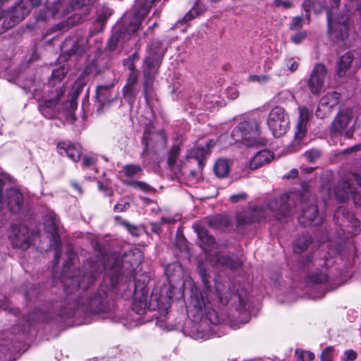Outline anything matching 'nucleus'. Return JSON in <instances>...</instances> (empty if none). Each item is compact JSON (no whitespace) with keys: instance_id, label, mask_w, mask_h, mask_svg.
<instances>
[{"instance_id":"nucleus-1","label":"nucleus","mask_w":361,"mask_h":361,"mask_svg":"<svg viewBox=\"0 0 361 361\" xmlns=\"http://www.w3.org/2000/svg\"><path fill=\"white\" fill-rule=\"evenodd\" d=\"M302 194L289 192L284 194L279 198L271 200L265 209L264 207L250 208L244 213L238 214L236 217L238 225L249 224L255 221H260L265 219L268 214H271L278 219L293 214L299 202L302 209V214L298 216V221L303 226L319 224L320 219H317L318 209L316 205V199L314 195L309 194L304 188Z\"/></svg>"},{"instance_id":"nucleus-2","label":"nucleus","mask_w":361,"mask_h":361,"mask_svg":"<svg viewBox=\"0 0 361 361\" xmlns=\"http://www.w3.org/2000/svg\"><path fill=\"white\" fill-rule=\"evenodd\" d=\"M198 273L204 284L202 291L195 286L190 289V298L186 305L187 312L189 317H192L195 321L202 319L204 315L212 324H217L220 319L216 311L210 306L214 298H218L220 303L226 305L230 300L238 298L240 305L244 303L243 297L235 293L232 294L227 290L221 289V285L216 283L215 292H213L209 286L207 280V271L203 264H198Z\"/></svg>"},{"instance_id":"nucleus-3","label":"nucleus","mask_w":361,"mask_h":361,"mask_svg":"<svg viewBox=\"0 0 361 361\" xmlns=\"http://www.w3.org/2000/svg\"><path fill=\"white\" fill-rule=\"evenodd\" d=\"M106 267L100 264H94L89 262L83 265L82 270H78L77 274H75L72 277L63 279V286L66 292L68 294L72 293L74 290L80 288L83 290L87 288L96 279L97 274L102 272Z\"/></svg>"},{"instance_id":"nucleus-4","label":"nucleus","mask_w":361,"mask_h":361,"mask_svg":"<svg viewBox=\"0 0 361 361\" xmlns=\"http://www.w3.org/2000/svg\"><path fill=\"white\" fill-rule=\"evenodd\" d=\"M231 137L235 142L245 145H264V140L261 137L259 124L256 120L243 121L233 128Z\"/></svg>"},{"instance_id":"nucleus-5","label":"nucleus","mask_w":361,"mask_h":361,"mask_svg":"<svg viewBox=\"0 0 361 361\" xmlns=\"http://www.w3.org/2000/svg\"><path fill=\"white\" fill-rule=\"evenodd\" d=\"M360 190H361V171L359 173L347 174L334 188V193L338 200L345 202L352 197L355 204L361 207Z\"/></svg>"},{"instance_id":"nucleus-6","label":"nucleus","mask_w":361,"mask_h":361,"mask_svg":"<svg viewBox=\"0 0 361 361\" xmlns=\"http://www.w3.org/2000/svg\"><path fill=\"white\" fill-rule=\"evenodd\" d=\"M164 49L159 42H152L149 49V54L144 61V93L147 102L152 96L153 78L156 71V66L164 54Z\"/></svg>"},{"instance_id":"nucleus-7","label":"nucleus","mask_w":361,"mask_h":361,"mask_svg":"<svg viewBox=\"0 0 361 361\" xmlns=\"http://www.w3.org/2000/svg\"><path fill=\"white\" fill-rule=\"evenodd\" d=\"M195 228L200 241V246L206 252L207 257L211 262L227 266L231 269H237L241 267L242 262L240 259H233L229 256L217 252H214V255L212 253H209V250L207 247H209L214 243L215 240L214 237L209 235L207 230L200 226H197Z\"/></svg>"},{"instance_id":"nucleus-8","label":"nucleus","mask_w":361,"mask_h":361,"mask_svg":"<svg viewBox=\"0 0 361 361\" xmlns=\"http://www.w3.org/2000/svg\"><path fill=\"white\" fill-rule=\"evenodd\" d=\"M147 307L152 311L158 310L161 314L165 315L170 307V298L152 293L147 302V294L142 292L141 296L138 298L136 293L132 306L133 310L137 314H142Z\"/></svg>"},{"instance_id":"nucleus-9","label":"nucleus","mask_w":361,"mask_h":361,"mask_svg":"<svg viewBox=\"0 0 361 361\" xmlns=\"http://www.w3.org/2000/svg\"><path fill=\"white\" fill-rule=\"evenodd\" d=\"M334 221L343 231L345 238L356 235L360 231V221L344 207H339L334 214Z\"/></svg>"},{"instance_id":"nucleus-10","label":"nucleus","mask_w":361,"mask_h":361,"mask_svg":"<svg viewBox=\"0 0 361 361\" xmlns=\"http://www.w3.org/2000/svg\"><path fill=\"white\" fill-rule=\"evenodd\" d=\"M267 125L274 137L285 135L289 128V117L285 109L281 106L274 107L268 116Z\"/></svg>"},{"instance_id":"nucleus-11","label":"nucleus","mask_w":361,"mask_h":361,"mask_svg":"<svg viewBox=\"0 0 361 361\" xmlns=\"http://www.w3.org/2000/svg\"><path fill=\"white\" fill-rule=\"evenodd\" d=\"M44 224L47 231L51 234V239L50 246L56 250L54 253V262L57 264L61 255V252L59 250L61 240L57 233L60 225V221L54 212L48 210L44 216Z\"/></svg>"},{"instance_id":"nucleus-12","label":"nucleus","mask_w":361,"mask_h":361,"mask_svg":"<svg viewBox=\"0 0 361 361\" xmlns=\"http://www.w3.org/2000/svg\"><path fill=\"white\" fill-rule=\"evenodd\" d=\"M132 58L135 59V56L133 55L132 57L123 60V65L130 71V73L128 76L126 85L123 88V94L124 99L130 104H133L134 103L135 97L139 92L137 84L139 73L135 69V65Z\"/></svg>"},{"instance_id":"nucleus-13","label":"nucleus","mask_w":361,"mask_h":361,"mask_svg":"<svg viewBox=\"0 0 361 361\" xmlns=\"http://www.w3.org/2000/svg\"><path fill=\"white\" fill-rule=\"evenodd\" d=\"M64 92L62 87H59L54 91L50 92L49 95L43 97L39 102L38 109L45 118L51 119L56 116L59 112L57 105Z\"/></svg>"},{"instance_id":"nucleus-14","label":"nucleus","mask_w":361,"mask_h":361,"mask_svg":"<svg viewBox=\"0 0 361 361\" xmlns=\"http://www.w3.org/2000/svg\"><path fill=\"white\" fill-rule=\"evenodd\" d=\"M310 112L306 107L299 108V119L296 126L294 139L288 147L289 152H295L305 145V137L307 132V123L309 120Z\"/></svg>"},{"instance_id":"nucleus-15","label":"nucleus","mask_w":361,"mask_h":361,"mask_svg":"<svg viewBox=\"0 0 361 361\" xmlns=\"http://www.w3.org/2000/svg\"><path fill=\"white\" fill-rule=\"evenodd\" d=\"M8 238L13 247L27 250L32 243L33 233L25 226L15 225L11 227Z\"/></svg>"},{"instance_id":"nucleus-16","label":"nucleus","mask_w":361,"mask_h":361,"mask_svg":"<svg viewBox=\"0 0 361 361\" xmlns=\"http://www.w3.org/2000/svg\"><path fill=\"white\" fill-rule=\"evenodd\" d=\"M349 17L347 14L333 18L330 11H327L328 33L337 39H344L348 35Z\"/></svg>"},{"instance_id":"nucleus-17","label":"nucleus","mask_w":361,"mask_h":361,"mask_svg":"<svg viewBox=\"0 0 361 361\" xmlns=\"http://www.w3.org/2000/svg\"><path fill=\"white\" fill-rule=\"evenodd\" d=\"M5 207L13 213L21 211L23 207V197L18 189L11 188L5 194L0 195V209Z\"/></svg>"},{"instance_id":"nucleus-18","label":"nucleus","mask_w":361,"mask_h":361,"mask_svg":"<svg viewBox=\"0 0 361 361\" xmlns=\"http://www.w3.org/2000/svg\"><path fill=\"white\" fill-rule=\"evenodd\" d=\"M327 75V68L322 63H317L312 71L307 86L313 94H319L324 89Z\"/></svg>"},{"instance_id":"nucleus-19","label":"nucleus","mask_w":361,"mask_h":361,"mask_svg":"<svg viewBox=\"0 0 361 361\" xmlns=\"http://www.w3.org/2000/svg\"><path fill=\"white\" fill-rule=\"evenodd\" d=\"M352 118L353 112L350 109L340 111L332 123L334 130L341 134L345 133V136L349 137L351 135V131L348 128Z\"/></svg>"},{"instance_id":"nucleus-20","label":"nucleus","mask_w":361,"mask_h":361,"mask_svg":"<svg viewBox=\"0 0 361 361\" xmlns=\"http://www.w3.org/2000/svg\"><path fill=\"white\" fill-rule=\"evenodd\" d=\"M87 39L82 37L66 39L62 44V50L68 56H81L86 50Z\"/></svg>"},{"instance_id":"nucleus-21","label":"nucleus","mask_w":361,"mask_h":361,"mask_svg":"<svg viewBox=\"0 0 361 361\" xmlns=\"http://www.w3.org/2000/svg\"><path fill=\"white\" fill-rule=\"evenodd\" d=\"M80 305L82 306L85 305L86 307L85 310L94 314L105 312L109 310L106 298L102 295L99 293L95 294L92 298H91L87 302V304H81L80 301L78 300L77 302L76 308H80Z\"/></svg>"},{"instance_id":"nucleus-22","label":"nucleus","mask_w":361,"mask_h":361,"mask_svg":"<svg viewBox=\"0 0 361 361\" xmlns=\"http://www.w3.org/2000/svg\"><path fill=\"white\" fill-rule=\"evenodd\" d=\"M59 153L61 155H66L72 161L77 162L81 157L82 151L80 145L61 142L58 145Z\"/></svg>"},{"instance_id":"nucleus-23","label":"nucleus","mask_w":361,"mask_h":361,"mask_svg":"<svg viewBox=\"0 0 361 361\" xmlns=\"http://www.w3.org/2000/svg\"><path fill=\"white\" fill-rule=\"evenodd\" d=\"M273 159V152L267 149L261 150L252 157L250 161L249 167L251 169H256L266 164L271 162Z\"/></svg>"},{"instance_id":"nucleus-24","label":"nucleus","mask_w":361,"mask_h":361,"mask_svg":"<svg viewBox=\"0 0 361 361\" xmlns=\"http://www.w3.org/2000/svg\"><path fill=\"white\" fill-rule=\"evenodd\" d=\"M214 145V142L211 140L204 145H198L194 147L188 154L187 157H192L198 160L199 164H202V159L209 154V149Z\"/></svg>"},{"instance_id":"nucleus-25","label":"nucleus","mask_w":361,"mask_h":361,"mask_svg":"<svg viewBox=\"0 0 361 361\" xmlns=\"http://www.w3.org/2000/svg\"><path fill=\"white\" fill-rule=\"evenodd\" d=\"M354 56L353 53L348 52L343 55L337 62L336 75L338 78L344 77L347 71L353 63Z\"/></svg>"},{"instance_id":"nucleus-26","label":"nucleus","mask_w":361,"mask_h":361,"mask_svg":"<svg viewBox=\"0 0 361 361\" xmlns=\"http://www.w3.org/2000/svg\"><path fill=\"white\" fill-rule=\"evenodd\" d=\"M165 273L170 283H175L184 276L183 267L178 262L169 264L165 269Z\"/></svg>"},{"instance_id":"nucleus-27","label":"nucleus","mask_w":361,"mask_h":361,"mask_svg":"<svg viewBox=\"0 0 361 361\" xmlns=\"http://www.w3.org/2000/svg\"><path fill=\"white\" fill-rule=\"evenodd\" d=\"M113 87V84L97 86L96 97L102 105H104L106 103L114 100V97L111 95Z\"/></svg>"},{"instance_id":"nucleus-28","label":"nucleus","mask_w":361,"mask_h":361,"mask_svg":"<svg viewBox=\"0 0 361 361\" xmlns=\"http://www.w3.org/2000/svg\"><path fill=\"white\" fill-rule=\"evenodd\" d=\"M311 243L312 238L309 235L303 234L299 235L293 243V252L297 254L302 253L310 246Z\"/></svg>"},{"instance_id":"nucleus-29","label":"nucleus","mask_w":361,"mask_h":361,"mask_svg":"<svg viewBox=\"0 0 361 361\" xmlns=\"http://www.w3.org/2000/svg\"><path fill=\"white\" fill-rule=\"evenodd\" d=\"M180 154V147L177 145L173 146L169 152L168 158V165L171 170L179 169L182 164V161L178 160Z\"/></svg>"},{"instance_id":"nucleus-30","label":"nucleus","mask_w":361,"mask_h":361,"mask_svg":"<svg viewBox=\"0 0 361 361\" xmlns=\"http://www.w3.org/2000/svg\"><path fill=\"white\" fill-rule=\"evenodd\" d=\"M229 170L230 164L226 159H218L214 166V173L219 178L226 177L228 174Z\"/></svg>"},{"instance_id":"nucleus-31","label":"nucleus","mask_w":361,"mask_h":361,"mask_svg":"<svg viewBox=\"0 0 361 361\" xmlns=\"http://www.w3.org/2000/svg\"><path fill=\"white\" fill-rule=\"evenodd\" d=\"M328 277L323 271L315 272L308 279L309 285L313 288L317 289V286H321L327 281Z\"/></svg>"},{"instance_id":"nucleus-32","label":"nucleus","mask_w":361,"mask_h":361,"mask_svg":"<svg viewBox=\"0 0 361 361\" xmlns=\"http://www.w3.org/2000/svg\"><path fill=\"white\" fill-rule=\"evenodd\" d=\"M340 99V94L336 92H329L323 96L320 102L331 110L338 104Z\"/></svg>"},{"instance_id":"nucleus-33","label":"nucleus","mask_w":361,"mask_h":361,"mask_svg":"<svg viewBox=\"0 0 361 361\" xmlns=\"http://www.w3.org/2000/svg\"><path fill=\"white\" fill-rule=\"evenodd\" d=\"M111 11L109 9H105L98 13L97 18L95 21V26L97 28V31H101L109 16L111 15Z\"/></svg>"},{"instance_id":"nucleus-34","label":"nucleus","mask_w":361,"mask_h":361,"mask_svg":"<svg viewBox=\"0 0 361 361\" xmlns=\"http://www.w3.org/2000/svg\"><path fill=\"white\" fill-rule=\"evenodd\" d=\"M202 12H203V10L201 8H200L198 6H194L185 14L184 18L181 20H180L178 23H187L188 21L198 16Z\"/></svg>"},{"instance_id":"nucleus-35","label":"nucleus","mask_w":361,"mask_h":361,"mask_svg":"<svg viewBox=\"0 0 361 361\" xmlns=\"http://www.w3.org/2000/svg\"><path fill=\"white\" fill-rule=\"evenodd\" d=\"M142 171L141 167L136 164H128L126 165L123 168V173L126 176L133 177L136 174L139 173Z\"/></svg>"},{"instance_id":"nucleus-36","label":"nucleus","mask_w":361,"mask_h":361,"mask_svg":"<svg viewBox=\"0 0 361 361\" xmlns=\"http://www.w3.org/2000/svg\"><path fill=\"white\" fill-rule=\"evenodd\" d=\"M303 6L307 13L309 12L310 7L312 6L313 11L316 13H319L322 10V6L320 3L315 0H305Z\"/></svg>"},{"instance_id":"nucleus-37","label":"nucleus","mask_w":361,"mask_h":361,"mask_svg":"<svg viewBox=\"0 0 361 361\" xmlns=\"http://www.w3.org/2000/svg\"><path fill=\"white\" fill-rule=\"evenodd\" d=\"M332 110L327 107L326 106L324 105L320 101L317 106L315 115L319 118H324L326 116H328L331 113Z\"/></svg>"},{"instance_id":"nucleus-38","label":"nucleus","mask_w":361,"mask_h":361,"mask_svg":"<svg viewBox=\"0 0 361 361\" xmlns=\"http://www.w3.org/2000/svg\"><path fill=\"white\" fill-rule=\"evenodd\" d=\"M321 151L318 149H312L306 151L303 154V157L309 161V162H314L317 159H318L321 156Z\"/></svg>"},{"instance_id":"nucleus-39","label":"nucleus","mask_w":361,"mask_h":361,"mask_svg":"<svg viewBox=\"0 0 361 361\" xmlns=\"http://www.w3.org/2000/svg\"><path fill=\"white\" fill-rule=\"evenodd\" d=\"M128 184L130 185H131L133 188H134L135 189H139L145 192H149L153 191V188L145 182L137 181V180H132V181H130L128 183Z\"/></svg>"},{"instance_id":"nucleus-40","label":"nucleus","mask_w":361,"mask_h":361,"mask_svg":"<svg viewBox=\"0 0 361 361\" xmlns=\"http://www.w3.org/2000/svg\"><path fill=\"white\" fill-rule=\"evenodd\" d=\"M66 71L63 68H59L52 71L51 82L55 84L56 82H60L65 76Z\"/></svg>"},{"instance_id":"nucleus-41","label":"nucleus","mask_w":361,"mask_h":361,"mask_svg":"<svg viewBox=\"0 0 361 361\" xmlns=\"http://www.w3.org/2000/svg\"><path fill=\"white\" fill-rule=\"evenodd\" d=\"M269 80V76L267 75H251L249 76V81L265 84Z\"/></svg>"},{"instance_id":"nucleus-42","label":"nucleus","mask_w":361,"mask_h":361,"mask_svg":"<svg viewBox=\"0 0 361 361\" xmlns=\"http://www.w3.org/2000/svg\"><path fill=\"white\" fill-rule=\"evenodd\" d=\"M334 348L331 346L326 347L321 354L322 361H332Z\"/></svg>"},{"instance_id":"nucleus-43","label":"nucleus","mask_w":361,"mask_h":361,"mask_svg":"<svg viewBox=\"0 0 361 361\" xmlns=\"http://www.w3.org/2000/svg\"><path fill=\"white\" fill-rule=\"evenodd\" d=\"M97 161V158L91 156H85L82 159V165L84 169L94 166Z\"/></svg>"},{"instance_id":"nucleus-44","label":"nucleus","mask_w":361,"mask_h":361,"mask_svg":"<svg viewBox=\"0 0 361 361\" xmlns=\"http://www.w3.org/2000/svg\"><path fill=\"white\" fill-rule=\"evenodd\" d=\"M303 23V18L300 16H295L293 18L291 23L289 25V29L291 30H296L302 27Z\"/></svg>"},{"instance_id":"nucleus-45","label":"nucleus","mask_w":361,"mask_h":361,"mask_svg":"<svg viewBox=\"0 0 361 361\" xmlns=\"http://www.w3.org/2000/svg\"><path fill=\"white\" fill-rule=\"evenodd\" d=\"M307 37L306 31H300L296 32L295 35L291 36L290 40L295 44L301 43Z\"/></svg>"},{"instance_id":"nucleus-46","label":"nucleus","mask_w":361,"mask_h":361,"mask_svg":"<svg viewBox=\"0 0 361 361\" xmlns=\"http://www.w3.org/2000/svg\"><path fill=\"white\" fill-rule=\"evenodd\" d=\"M273 4L274 6L283 9H288L293 6V3L289 0H274Z\"/></svg>"},{"instance_id":"nucleus-47","label":"nucleus","mask_w":361,"mask_h":361,"mask_svg":"<svg viewBox=\"0 0 361 361\" xmlns=\"http://www.w3.org/2000/svg\"><path fill=\"white\" fill-rule=\"evenodd\" d=\"M219 222L223 223L224 224V226L227 225L228 223L227 218L214 217V218L211 219L209 221V224L212 227L218 228H219V225H218Z\"/></svg>"},{"instance_id":"nucleus-48","label":"nucleus","mask_w":361,"mask_h":361,"mask_svg":"<svg viewBox=\"0 0 361 361\" xmlns=\"http://www.w3.org/2000/svg\"><path fill=\"white\" fill-rule=\"evenodd\" d=\"M296 353L298 354V361H305V359H307L308 361L313 360L314 358V355L313 353L309 351H301L300 353L297 350Z\"/></svg>"},{"instance_id":"nucleus-49","label":"nucleus","mask_w":361,"mask_h":361,"mask_svg":"<svg viewBox=\"0 0 361 361\" xmlns=\"http://www.w3.org/2000/svg\"><path fill=\"white\" fill-rule=\"evenodd\" d=\"M130 207V204L128 202L125 201L124 200H121L114 207V210L116 212H122L126 211L128 207Z\"/></svg>"},{"instance_id":"nucleus-50","label":"nucleus","mask_w":361,"mask_h":361,"mask_svg":"<svg viewBox=\"0 0 361 361\" xmlns=\"http://www.w3.org/2000/svg\"><path fill=\"white\" fill-rule=\"evenodd\" d=\"M133 255L135 257L134 262H132L133 265L139 264L143 259V254L139 249H134L131 251Z\"/></svg>"},{"instance_id":"nucleus-51","label":"nucleus","mask_w":361,"mask_h":361,"mask_svg":"<svg viewBox=\"0 0 361 361\" xmlns=\"http://www.w3.org/2000/svg\"><path fill=\"white\" fill-rule=\"evenodd\" d=\"M80 90H76L74 92V94H73L71 99L69 101V103H68L69 104V106L67 107V109L68 111H73V110H74L76 108L77 104H76L75 99L78 97V94H80Z\"/></svg>"},{"instance_id":"nucleus-52","label":"nucleus","mask_w":361,"mask_h":361,"mask_svg":"<svg viewBox=\"0 0 361 361\" xmlns=\"http://www.w3.org/2000/svg\"><path fill=\"white\" fill-rule=\"evenodd\" d=\"M344 356L343 358L345 361H353L357 357V353L355 350L349 349L344 352Z\"/></svg>"},{"instance_id":"nucleus-53","label":"nucleus","mask_w":361,"mask_h":361,"mask_svg":"<svg viewBox=\"0 0 361 361\" xmlns=\"http://www.w3.org/2000/svg\"><path fill=\"white\" fill-rule=\"evenodd\" d=\"M286 65L290 71L293 72L298 69V64L293 58L288 59L286 61Z\"/></svg>"},{"instance_id":"nucleus-54","label":"nucleus","mask_w":361,"mask_h":361,"mask_svg":"<svg viewBox=\"0 0 361 361\" xmlns=\"http://www.w3.org/2000/svg\"><path fill=\"white\" fill-rule=\"evenodd\" d=\"M20 9V6L16 7L15 9H14V11L13 12V13L11 15V18H13V24H16V23H18V22L21 21L25 18L23 15H22L20 16H17L16 15V13Z\"/></svg>"},{"instance_id":"nucleus-55","label":"nucleus","mask_w":361,"mask_h":361,"mask_svg":"<svg viewBox=\"0 0 361 361\" xmlns=\"http://www.w3.org/2000/svg\"><path fill=\"white\" fill-rule=\"evenodd\" d=\"M94 0H73V6L75 7H82L86 6Z\"/></svg>"},{"instance_id":"nucleus-56","label":"nucleus","mask_w":361,"mask_h":361,"mask_svg":"<svg viewBox=\"0 0 361 361\" xmlns=\"http://www.w3.org/2000/svg\"><path fill=\"white\" fill-rule=\"evenodd\" d=\"M151 136V135L149 134V133L145 131V133H144V136H143V140H142V142L143 144L145 145V151L143 153H145L147 148L149 147L150 145V143L149 142V137Z\"/></svg>"},{"instance_id":"nucleus-57","label":"nucleus","mask_w":361,"mask_h":361,"mask_svg":"<svg viewBox=\"0 0 361 361\" xmlns=\"http://www.w3.org/2000/svg\"><path fill=\"white\" fill-rule=\"evenodd\" d=\"M162 224L161 222H152L150 224L151 230L153 233H159L161 231V226Z\"/></svg>"},{"instance_id":"nucleus-58","label":"nucleus","mask_w":361,"mask_h":361,"mask_svg":"<svg viewBox=\"0 0 361 361\" xmlns=\"http://www.w3.org/2000/svg\"><path fill=\"white\" fill-rule=\"evenodd\" d=\"M227 95L231 99H235L238 96V92L235 88L231 87L227 90Z\"/></svg>"},{"instance_id":"nucleus-59","label":"nucleus","mask_w":361,"mask_h":361,"mask_svg":"<svg viewBox=\"0 0 361 361\" xmlns=\"http://www.w3.org/2000/svg\"><path fill=\"white\" fill-rule=\"evenodd\" d=\"M246 197L245 193H240L236 195H233L231 196L230 200L232 202L235 203L239 201L240 200H243Z\"/></svg>"},{"instance_id":"nucleus-60","label":"nucleus","mask_w":361,"mask_h":361,"mask_svg":"<svg viewBox=\"0 0 361 361\" xmlns=\"http://www.w3.org/2000/svg\"><path fill=\"white\" fill-rule=\"evenodd\" d=\"M99 189L100 191H103L105 195L111 196L112 195L111 189L108 188L107 186L103 185L100 182H99Z\"/></svg>"},{"instance_id":"nucleus-61","label":"nucleus","mask_w":361,"mask_h":361,"mask_svg":"<svg viewBox=\"0 0 361 361\" xmlns=\"http://www.w3.org/2000/svg\"><path fill=\"white\" fill-rule=\"evenodd\" d=\"M24 89L26 92H35L36 89L34 87V81L30 80V85H26L24 87Z\"/></svg>"},{"instance_id":"nucleus-62","label":"nucleus","mask_w":361,"mask_h":361,"mask_svg":"<svg viewBox=\"0 0 361 361\" xmlns=\"http://www.w3.org/2000/svg\"><path fill=\"white\" fill-rule=\"evenodd\" d=\"M361 149V144L360 145H356L350 148H348L345 150V152L347 153H350V152H355V151H358Z\"/></svg>"},{"instance_id":"nucleus-63","label":"nucleus","mask_w":361,"mask_h":361,"mask_svg":"<svg viewBox=\"0 0 361 361\" xmlns=\"http://www.w3.org/2000/svg\"><path fill=\"white\" fill-rule=\"evenodd\" d=\"M311 262H312V257L307 256L305 259H304L301 261V264H302V266L306 267V266H308Z\"/></svg>"},{"instance_id":"nucleus-64","label":"nucleus","mask_w":361,"mask_h":361,"mask_svg":"<svg viewBox=\"0 0 361 361\" xmlns=\"http://www.w3.org/2000/svg\"><path fill=\"white\" fill-rule=\"evenodd\" d=\"M162 224H172L174 222V219L171 218L162 217L160 221Z\"/></svg>"}]
</instances>
